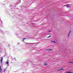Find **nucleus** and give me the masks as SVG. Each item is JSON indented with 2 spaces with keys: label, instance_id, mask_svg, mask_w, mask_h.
<instances>
[{
  "label": "nucleus",
  "instance_id": "f257e3e1",
  "mask_svg": "<svg viewBox=\"0 0 73 73\" xmlns=\"http://www.w3.org/2000/svg\"><path fill=\"white\" fill-rule=\"evenodd\" d=\"M71 32V30H70V31L69 32V33H68V37H69V35H70V34Z\"/></svg>",
  "mask_w": 73,
  "mask_h": 73
},
{
  "label": "nucleus",
  "instance_id": "f03ea898",
  "mask_svg": "<svg viewBox=\"0 0 73 73\" xmlns=\"http://www.w3.org/2000/svg\"><path fill=\"white\" fill-rule=\"evenodd\" d=\"M3 57H2L1 60H0V61H1V64H2V62H3Z\"/></svg>",
  "mask_w": 73,
  "mask_h": 73
},
{
  "label": "nucleus",
  "instance_id": "7ed1b4c3",
  "mask_svg": "<svg viewBox=\"0 0 73 73\" xmlns=\"http://www.w3.org/2000/svg\"><path fill=\"white\" fill-rule=\"evenodd\" d=\"M1 70H2V69H1V66H0V72H1Z\"/></svg>",
  "mask_w": 73,
  "mask_h": 73
},
{
  "label": "nucleus",
  "instance_id": "20e7f679",
  "mask_svg": "<svg viewBox=\"0 0 73 73\" xmlns=\"http://www.w3.org/2000/svg\"><path fill=\"white\" fill-rule=\"evenodd\" d=\"M44 65H47V64H46V62H45L44 63Z\"/></svg>",
  "mask_w": 73,
  "mask_h": 73
},
{
  "label": "nucleus",
  "instance_id": "39448f33",
  "mask_svg": "<svg viewBox=\"0 0 73 73\" xmlns=\"http://www.w3.org/2000/svg\"><path fill=\"white\" fill-rule=\"evenodd\" d=\"M9 62L8 61H7L6 62V64H8Z\"/></svg>",
  "mask_w": 73,
  "mask_h": 73
},
{
  "label": "nucleus",
  "instance_id": "423d86ee",
  "mask_svg": "<svg viewBox=\"0 0 73 73\" xmlns=\"http://www.w3.org/2000/svg\"><path fill=\"white\" fill-rule=\"evenodd\" d=\"M66 73H72V72H67Z\"/></svg>",
  "mask_w": 73,
  "mask_h": 73
},
{
  "label": "nucleus",
  "instance_id": "0eeeda50",
  "mask_svg": "<svg viewBox=\"0 0 73 73\" xmlns=\"http://www.w3.org/2000/svg\"><path fill=\"white\" fill-rule=\"evenodd\" d=\"M25 39H26V38H23V39L22 41H24V40H25Z\"/></svg>",
  "mask_w": 73,
  "mask_h": 73
},
{
  "label": "nucleus",
  "instance_id": "6e6552de",
  "mask_svg": "<svg viewBox=\"0 0 73 73\" xmlns=\"http://www.w3.org/2000/svg\"><path fill=\"white\" fill-rule=\"evenodd\" d=\"M64 70V69H63V68H61V69H59L58 70Z\"/></svg>",
  "mask_w": 73,
  "mask_h": 73
},
{
  "label": "nucleus",
  "instance_id": "1a4fd4ad",
  "mask_svg": "<svg viewBox=\"0 0 73 73\" xmlns=\"http://www.w3.org/2000/svg\"><path fill=\"white\" fill-rule=\"evenodd\" d=\"M51 42H54V43H56V41H51Z\"/></svg>",
  "mask_w": 73,
  "mask_h": 73
},
{
  "label": "nucleus",
  "instance_id": "9d476101",
  "mask_svg": "<svg viewBox=\"0 0 73 73\" xmlns=\"http://www.w3.org/2000/svg\"><path fill=\"white\" fill-rule=\"evenodd\" d=\"M51 37V35H50L49 36H48L47 37V38H49V37Z\"/></svg>",
  "mask_w": 73,
  "mask_h": 73
},
{
  "label": "nucleus",
  "instance_id": "9b49d317",
  "mask_svg": "<svg viewBox=\"0 0 73 73\" xmlns=\"http://www.w3.org/2000/svg\"><path fill=\"white\" fill-rule=\"evenodd\" d=\"M48 50H53V49H48Z\"/></svg>",
  "mask_w": 73,
  "mask_h": 73
},
{
  "label": "nucleus",
  "instance_id": "f8f14e48",
  "mask_svg": "<svg viewBox=\"0 0 73 73\" xmlns=\"http://www.w3.org/2000/svg\"><path fill=\"white\" fill-rule=\"evenodd\" d=\"M68 5H69V4H67L64 5V6H67Z\"/></svg>",
  "mask_w": 73,
  "mask_h": 73
},
{
  "label": "nucleus",
  "instance_id": "ddd939ff",
  "mask_svg": "<svg viewBox=\"0 0 73 73\" xmlns=\"http://www.w3.org/2000/svg\"><path fill=\"white\" fill-rule=\"evenodd\" d=\"M66 7V8H68V7H70V6H67Z\"/></svg>",
  "mask_w": 73,
  "mask_h": 73
},
{
  "label": "nucleus",
  "instance_id": "4468645a",
  "mask_svg": "<svg viewBox=\"0 0 73 73\" xmlns=\"http://www.w3.org/2000/svg\"><path fill=\"white\" fill-rule=\"evenodd\" d=\"M6 70V69H5L4 70H3V72H5V71Z\"/></svg>",
  "mask_w": 73,
  "mask_h": 73
},
{
  "label": "nucleus",
  "instance_id": "2eb2a0df",
  "mask_svg": "<svg viewBox=\"0 0 73 73\" xmlns=\"http://www.w3.org/2000/svg\"><path fill=\"white\" fill-rule=\"evenodd\" d=\"M68 63H72V62H68Z\"/></svg>",
  "mask_w": 73,
  "mask_h": 73
},
{
  "label": "nucleus",
  "instance_id": "dca6fc26",
  "mask_svg": "<svg viewBox=\"0 0 73 73\" xmlns=\"http://www.w3.org/2000/svg\"><path fill=\"white\" fill-rule=\"evenodd\" d=\"M50 32V31H49L48 32V33H49V32Z\"/></svg>",
  "mask_w": 73,
  "mask_h": 73
},
{
  "label": "nucleus",
  "instance_id": "f3484780",
  "mask_svg": "<svg viewBox=\"0 0 73 73\" xmlns=\"http://www.w3.org/2000/svg\"><path fill=\"white\" fill-rule=\"evenodd\" d=\"M72 63H73V62H72Z\"/></svg>",
  "mask_w": 73,
  "mask_h": 73
},
{
  "label": "nucleus",
  "instance_id": "a211bd4d",
  "mask_svg": "<svg viewBox=\"0 0 73 73\" xmlns=\"http://www.w3.org/2000/svg\"><path fill=\"white\" fill-rule=\"evenodd\" d=\"M72 73H73V72H72Z\"/></svg>",
  "mask_w": 73,
  "mask_h": 73
}]
</instances>
